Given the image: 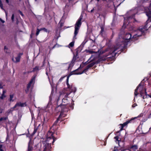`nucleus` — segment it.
Listing matches in <instances>:
<instances>
[{"label": "nucleus", "instance_id": "obj_1", "mask_svg": "<svg viewBox=\"0 0 151 151\" xmlns=\"http://www.w3.org/2000/svg\"><path fill=\"white\" fill-rule=\"evenodd\" d=\"M132 35L130 33H127L125 35L123 39L117 40L116 41V44L115 46L110 47L106 49L104 52H107L106 55H104L103 57L100 58L99 60V62L104 61L106 60H109L110 59H111L114 57L116 55L117 53L116 51L121 49V47H123L127 45V43L129 41V40L131 38Z\"/></svg>", "mask_w": 151, "mask_h": 151}, {"label": "nucleus", "instance_id": "obj_2", "mask_svg": "<svg viewBox=\"0 0 151 151\" xmlns=\"http://www.w3.org/2000/svg\"><path fill=\"white\" fill-rule=\"evenodd\" d=\"M53 133L50 132H48V136H50L48 137L46 139V140L43 142V146L42 148H41L39 151H51L52 147L51 146V144L52 143L53 144L54 142L56 139L54 138L53 136Z\"/></svg>", "mask_w": 151, "mask_h": 151}, {"label": "nucleus", "instance_id": "obj_3", "mask_svg": "<svg viewBox=\"0 0 151 151\" xmlns=\"http://www.w3.org/2000/svg\"><path fill=\"white\" fill-rule=\"evenodd\" d=\"M70 75H69L67 78L66 84L68 86V87L70 89V92L69 93H66V94L61 93L59 97V99H62V102L64 103H67L68 102V96L70 93L73 91V86L72 85H69L68 83L69 78Z\"/></svg>", "mask_w": 151, "mask_h": 151}, {"label": "nucleus", "instance_id": "obj_4", "mask_svg": "<svg viewBox=\"0 0 151 151\" xmlns=\"http://www.w3.org/2000/svg\"><path fill=\"white\" fill-rule=\"evenodd\" d=\"M139 88L140 95L141 96L143 97V99L147 98L149 97L151 98V95L147 94L146 89L143 86L141 85V84L139 85L138 86L135 90L134 93L135 96H137L138 94L137 91Z\"/></svg>", "mask_w": 151, "mask_h": 151}, {"label": "nucleus", "instance_id": "obj_5", "mask_svg": "<svg viewBox=\"0 0 151 151\" xmlns=\"http://www.w3.org/2000/svg\"><path fill=\"white\" fill-rule=\"evenodd\" d=\"M147 27L146 25L144 27H140L139 29L137 30H135L134 28L133 29L134 31H135L136 33L133 36V38L135 39H137V37L140 36L143 33L147 30Z\"/></svg>", "mask_w": 151, "mask_h": 151}, {"label": "nucleus", "instance_id": "obj_6", "mask_svg": "<svg viewBox=\"0 0 151 151\" xmlns=\"http://www.w3.org/2000/svg\"><path fill=\"white\" fill-rule=\"evenodd\" d=\"M82 18L83 17L82 16H81L75 24L74 36L73 38L74 39H76V36L78 33L79 29L81 25V21Z\"/></svg>", "mask_w": 151, "mask_h": 151}, {"label": "nucleus", "instance_id": "obj_7", "mask_svg": "<svg viewBox=\"0 0 151 151\" xmlns=\"http://www.w3.org/2000/svg\"><path fill=\"white\" fill-rule=\"evenodd\" d=\"M134 14L131 17L124 18V22L122 27L123 28H124L126 27L127 22H128L129 24L130 22H134L136 21L135 19L134 18Z\"/></svg>", "mask_w": 151, "mask_h": 151}, {"label": "nucleus", "instance_id": "obj_8", "mask_svg": "<svg viewBox=\"0 0 151 151\" xmlns=\"http://www.w3.org/2000/svg\"><path fill=\"white\" fill-rule=\"evenodd\" d=\"M61 109V113L60 116L61 117H64L66 115V114L64 113V112L68 111V109L64 105H62L61 106H58L57 109Z\"/></svg>", "mask_w": 151, "mask_h": 151}, {"label": "nucleus", "instance_id": "obj_9", "mask_svg": "<svg viewBox=\"0 0 151 151\" xmlns=\"http://www.w3.org/2000/svg\"><path fill=\"white\" fill-rule=\"evenodd\" d=\"M151 7V3L150 4L149 8L146 7L145 8L146 11V14L148 17V19L146 21L147 23L150 22L151 21V10L150 7Z\"/></svg>", "mask_w": 151, "mask_h": 151}, {"label": "nucleus", "instance_id": "obj_10", "mask_svg": "<svg viewBox=\"0 0 151 151\" xmlns=\"http://www.w3.org/2000/svg\"><path fill=\"white\" fill-rule=\"evenodd\" d=\"M35 79V77H33L30 81L29 83L28 84L27 88L25 90L26 92L27 93L29 91H31V87L34 85Z\"/></svg>", "mask_w": 151, "mask_h": 151}, {"label": "nucleus", "instance_id": "obj_11", "mask_svg": "<svg viewBox=\"0 0 151 151\" xmlns=\"http://www.w3.org/2000/svg\"><path fill=\"white\" fill-rule=\"evenodd\" d=\"M115 139V141L116 143H118L119 147H115L113 151H124L122 148L119 146V137L117 136L115 137H114Z\"/></svg>", "mask_w": 151, "mask_h": 151}, {"label": "nucleus", "instance_id": "obj_12", "mask_svg": "<svg viewBox=\"0 0 151 151\" xmlns=\"http://www.w3.org/2000/svg\"><path fill=\"white\" fill-rule=\"evenodd\" d=\"M140 116H138L137 117H134V118L130 120H128L127 122H125L123 124H120V125L121 126V128L120 129V131H121L122 130L123 128L125 126L127 125L128 123H130L132 121V120L134 119H135L137 117H139Z\"/></svg>", "mask_w": 151, "mask_h": 151}, {"label": "nucleus", "instance_id": "obj_13", "mask_svg": "<svg viewBox=\"0 0 151 151\" xmlns=\"http://www.w3.org/2000/svg\"><path fill=\"white\" fill-rule=\"evenodd\" d=\"M46 111H48L50 114H52L53 113L52 105L50 102H49L47 106Z\"/></svg>", "mask_w": 151, "mask_h": 151}, {"label": "nucleus", "instance_id": "obj_14", "mask_svg": "<svg viewBox=\"0 0 151 151\" xmlns=\"http://www.w3.org/2000/svg\"><path fill=\"white\" fill-rule=\"evenodd\" d=\"M33 150L32 143L30 141L29 142L27 150V151H32Z\"/></svg>", "mask_w": 151, "mask_h": 151}, {"label": "nucleus", "instance_id": "obj_15", "mask_svg": "<svg viewBox=\"0 0 151 151\" xmlns=\"http://www.w3.org/2000/svg\"><path fill=\"white\" fill-rule=\"evenodd\" d=\"M95 63L94 62H92L88 65L86 68L85 70H87L93 66L94 65Z\"/></svg>", "mask_w": 151, "mask_h": 151}, {"label": "nucleus", "instance_id": "obj_16", "mask_svg": "<svg viewBox=\"0 0 151 151\" xmlns=\"http://www.w3.org/2000/svg\"><path fill=\"white\" fill-rule=\"evenodd\" d=\"M138 149L137 146L136 145H134L131 147L130 149V151H136Z\"/></svg>", "mask_w": 151, "mask_h": 151}, {"label": "nucleus", "instance_id": "obj_17", "mask_svg": "<svg viewBox=\"0 0 151 151\" xmlns=\"http://www.w3.org/2000/svg\"><path fill=\"white\" fill-rule=\"evenodd\" d=\"M12 60L15 62H19V56H18L16 57L12 58Z\"/></svg>", "mask_w": 151, "mask_h": 151}, {"label": "nucleus", "instance_id": "obj_18", "mask_svg": "<svg viewBox=\"0 0 151 151\" xmlns=\"http://www.w3.org/2000/svg\"><path fill=\"white\" fill-rule=\"evenodd\" d=\"M14 95L13 94H11L10 95V98L9 99V100L10 101H14L13 98Z\"/></svg>", "mask_w": 151, "mask_h": 151}, {"label": "nucleus", "instance_id": "obj_19", "mask_svg": "<svg viewBox=\"0 0 151 151\" xmlns=\"http://www.w3.org/2000/svg\"><path fill=\"white\" fill-rule=\"evenodd\" d=\"M8 119L7 116L4 117H2L0 118V122L5 121Z\"/></svg>", "mask_w": 151, "mask_h": 151}, {"label": "nucleus", "instance_id": "obj_20", "mask_svg": "<svg viewBox=\"0 0 151 151\" xmlns=\"http://www.w3.org/2000/svg\"><path fill=\"white\" fill-rule=\"evenodd\" d=\"M26 106V104L25 103H19V106L22 107L25 106Z\"/></svg>", "mask_w": 151, "mask_h": 151}, {"label": "nucleus", "instance_id": "obj_21", "mask_svg": "<svg viewBox=\"0 0 151 151\" xmlns=\"http://www.w3.org/2000/svg\"><path fill=\"white\" fill-rule=\"evenodd\" d=\"M74 41H73L69 44V45L70 47H72L74 46Z\"/></svg>", "mask_w": 151, "mask_h": 151}, {"label": "nucleus", "instance_id": "obj_22", "mask_svg": "<svg viewBox=\"0 0 151 151\" xmlns=\"http://www.w3.org/2000/svg\"><path fill=\"white\" fill-rule=\"evenodd\" d=\"M92 0H91V1H92ZM96 1L98 2H99L100 1V0H95ZM99 7V4L98 2H97V4H96V8L97 9H98Z\"/></svg>", "mask_w": 151, "mask_h": 151}, {"label": "nucleus", "instance_id": "obj_23", "mask_svg": "<svg viewBox=\"0 0 151 151\" xmlns=\"http://www.w3.org/2000/svg\"><path fill=\"white\" fill-rule=\"evenodd\" d=\"M40 31H41V30L40 29H37V32H36V36H37L39 35V34L40 33Z\"/></svg>", "mask_w": 151, "mask_h": 151}, {"label": "nucleus", "instance_id": "obj_24", "mask_svg": "<svg viewBox=\"0 0 151 151\" xmlns=\"http://www.w3.org/2000/svg\"><path fill=\"white\" fill-rule=\"evenodd\" d=\"M39 70V68L38 67L36 66L35 68H34L33 71L34 72L37 71Z\"/></svg>", "mask_w": 151, "mask_h": 151}, {"label": "nucleus", "instance_id": "obj_25", "mask_svg": "<svg viewBox=\"0 0 151 151\" xmlns=\"http://www.w3.org/2000/svg\"><path fill=\"white\" fill-rule=\"evenodd\" d=\"M6 96L5 94H2L1 95V96L0 97V99H2L4 98Z\"/></svg>", "mask_w": 151, "mask_h": 151}, {"label": "nucleus", "instance_id": "obj_26", "mask_svg": "<svg viewBox=\"0 0 151 151\" xmlns=\"http://www.w3.org/2000/svg\"><path fill=\"white\" fill-rule=\"evenodd\" d=\"M40 29L41 31V30H44V31L45 32H47V29H46L45 28H41Z\"/></svg>", "mask_w": 151, "mask_h": 151}, {"label": "nucleus", "instance_id": "obj_27", "mask_svg": "<svg viewBox=\"0 0 151 151\" xmlns=\"http://www.w3.org/2000/svg\"><path fill=\"white\" fill-rule=\"evenodd\" d=\"M37 128H35L34 129V131L33 132V134H35V133L37 132Z\"/></svg>", "mask_w": 151, "mask_h": 151}, {"label": "nucleus", "instance_id": "obj_28", "mask_svg": "<svg viewBox=\"0 0 151 151\" xmlns=\"http://www.w3.org/2000/svg\"><path fill=\"white\" fill-rule=\"evenodd\" d=\"M73 65V62L72 61L71 63L69 64V68H70V67L72 66Z\"/></svg>", "mask_w": 151, "mask_h": 151}, {"label": "nucleus", "instance_id": "obj_29", "mask_svg": "<svg viewBox=\"0 0 151 151\" xmlns=\"http://www.w3.org/2000/svg\"><path fill=\"white\" fill-rule=\"evenodd\" d=\"M65 77H61L60 79L59 80V82H60L61 81L63 80V78Z\"/></svg>", "mask_w": 151, "mask_h": 151}, {"label": "nucleus", "instance_id": "obj_30", "mask_svg": "<svg viewBox=\"0 0 151 151\" xmlns=\"http://www.w3.org/2000/svg\"><path fill=\"white\" fill-rule=\"evenodd\" d=\"M12 20L13 22L14 21V14H13L12 17Z\"/></svg>", "mask_w": 151, "mask_h": 151}, {"label": "nucleus", "instance_id": "obj_31", "mask_svg": "<svg viewBox=\"0 0 151 151\" xmlns=\"http://www.w3.org/2000/svg\"><path fill=\"white\" fill-rule=\"evenodd\" d=\"M1 0H0V7L2 9H3V5L1 3Z\"/></svg>", "mask_w": 151, "mask_h": 151}, {"label": "nucleus", "instance_id": "obj_32", "mask_svg": "<svg viewBox=\"0 0 151 151\" xmlns=\"http://www.w3.org/2000/svg\"><path fill=\"white\" fill-rule=\"evenodd\" d=\"M137 106V104H134L132 105V107H134Z\"/></svg>", "mask_w": 151, "mask_h": 151}, {"label": "nucleus", "instance_id": "obj_33", "mask_svg": "<svg viewBox=\"0 0 151 151\" xmlns=\"http://www.w3.org/2000/svg\"><path fill=\"white\" fill-rule=\"evenodd\" d=\"M101 32H103L104 31V28L103 27H101Z\"/></svg>", "mask_w": 151, "mask_h": 151}, {"label": "nucleus", "instance_id": "obj_34", "mask_svg": "<svg viewBox=\"0 0 151 151\" xmlns=\"http://www.w3.org/2000/svg\"><path fill=\"white\" fill-rule=\"evenodd\" d=\"M7 48L6 46L4 47V51L5 52H7V51L6 50H7Z\"/></svg>", "mask_w": 151, "mask_h": 151}, {"label": "nucleus", "instance_id": "obj_35", "mask_svg": "<svg viewBox=\"0 0 151 151\" xmlns=\"http://www.w3.org/2000/svg\"><path fill=\"white\" fill-rule=\"evenodd\" d=\"M0 20L2 23H4L5 22L1 18L0 19Z\"/></svg>", "mask_w": 151, "mask_h": 151}, {"label": "nucleus", "instance_id": "obj_36", "mask_svg": "<svg viewBox=\"0 0 151 151\" xmlns=\"http://www.w3.org/2000/svg\"><path fill=\"white\" fill-rule=\"evenodd\" d=\"M6 90H3V94H5V93H6Z\"/></svg>", "mask_w": 151, "mask_h": 151}, {"label": "nucleus", "instance_id": "obj_37", "mask_svg": "<svg viewBox=\"0 0 151 151\" xmlns=\"http://www.w3.org/2000/svg\"><path fill=\"white\" fill-rule=\"evenodd\" d=\"M19 14H20L22 16H23L24 15L20 11H19Z\"/></svg>", "mask_w": 151, "mask_h": 151}, {"label": "nucleus", "instance_id": "obj_38", "mask_svg": "<svg viewBox=\"0 0 151 151\" xmlns=\"http://www.w3.org/2000/svg\"><path fill=\"white\" fill-rule=\"evenodd\" d=\"M4 11H5V14H6V17L7 18V12L5 10H4Z\"/></svg>", "mask_w": 151, "mask_h": 151}, {"label": "nucleus", "instance_id": "obj_39", "mask_svg": "<svg viewBox=\"0 0 151 151\" xmlns=\"http://www.w3.org/2000/svg\"><path fill=\"white\" fill-rule=\"evenodd\" d=\"M19 106V104H17L15 106H14V108H15V107H16L17 106Z\"/></svg>", "mask_w": 151, "mask_h": 151}, {"label": "nucleus", "instance_id": "obj_40", "mask_svg": "<svg viewBox=\"0 0 151 151\" xmlns=\"http://www.w3.org/2000/svg\"><path fill=\"white\" fill-rule=\"evenodd\" d=\"M2 147V145H0V150H2L1 148Z\"/></svg>", "mask_w": 151, "mask_h": 151}, {"label": "nucleus", "instance_id": "obj_41", "mask_svg": "<svg viewBox=\"0 0 151 151\" xmlns=\"http://www.w3.org/2000/svg\"><path fill=\"white\" fill-rule=\"evenodd\" d=\"M11 112V110H8V111H7V113H8V114H9V113H10V112Z\"/></svg>", "mask_w": 151, "mask_h": 151}, {"label": "nucleus", "instance_id": "obj_42", "mask_svg": "<svg viewBox=\"0 0 151 151\" xmlns=\"http://www.w3.org/2000/svg\"><path fill=\"white\" fill-rule=\"evenodd\" d=\"M94 10V8H93V9H92L91 10V12H93V11Z\"/></svg>", "mask_w": 151, "mask_h": 151}, {"label": "nucleus", "instance_id": "obj_43", "mask_svg": "<svg viewBox=\"0 0 151 151\" xmlns=\"http://www.w3.org/2000/svg\"><path fill=\"white\" fill-rule=\"evenodd\" d=\"M6 2L7 3H9V0H6Z\"/></svg>", "mask_w": 151, "mask_h": 151}, {"label": "nucleus", "instance_id": "obj_44", "mask_svg": "<svg viewBox=\"0 0 151 151\" xmlns=\"http://www.w3.org/2000/svg\"><path fill=\"white\" fill-rule=\"evenodd\" d=\"M59 24H60V26L61 27L62 26V25L61 24V23H60H60H59Z\"/></svg>", "mask_w": 151, "mask_h": 151}, {"label": "nucleus", "instance_id": "obj_45", "mask_svg": "<svg viewBox=\"0 0 151 151\" xmlns=\"http://www.w3.org/2000/svg\"><path fill=\"white\" fill-rule=\"evenodd\" d=\"M51 99H52V98H51V96H50V101Z\"/></svg>", "mask_w": 151, "mask_h": 151}, {"label": "nucleus", "instance_id": "obj_46", "mask_svg": "<svg viewBox=\"0 0 151 151\" xmlns=\"http://www.w3.org/2000/svg\"><path fill=\"white\" fill-rule=\"evenodd\" d=\"M81 73H73V74H81Z\"/></svg>", "mask_w": 151, "mask_h": 151}, {"label": "nucleus", "instance_id": "obj_47", "mask_svg": "<svg viewBox=\"0 0 151 151\" xmlns=\"http://www.w3.org/2000/svg\"><path fill=\"white\" fill-rule=\"evenodd\" d=\"M102 1H110V0H102Z\"/></svg>", "mask_w": 151, "mask_h": 151}, {"label": "nucleus", "instance_id": "obj_48", "mask_svg": "<svg viewBox=\"0 0 151 151\" xmlns=\"http://www.w3.org/2000/svg\"><path fill=\"white\" fill-rule=\"evenodd\" d=\"M74 89H75V91H76V88H74Z\"/></svg>", "mask_w": 151, "mask_h": 151}, {"label": "nucleus", "instance_id": "obj_49", "mask_svg": "<svg viewBox=\"0 0 151 151\" xmlns=\"http://www.w3.org/2000/svg\"><path fill=\"white\" fill-rule=\"evenodd\" d=\"M0 88H2V87L1 86H0Z\"/></svg>", "mask_w": 151, "mask_h": 151}, {"label": "nucleus", "instance_id": "obj_50", "mask_svg": "<svg viewBox=\"0 0 151 151\" xmlns=\"http://www.w3.org/2000/svg\"><path fill=\"white\" fill-rule=\"evenodd\" d=\"M0 151H3L2 150H0Z\"/></svg>", "mask_w": 151, "mask_h": 151}, {"label": "nucleus", "instance_id": "obj_51", "mask_svg": "<svg viewBox=\"0 0 151 151\" xmlns=\"http://www.w3.org/2000/svg\"><path fill=\"white\" fill-rule=\"evenodd\" d=\"M147 120V119L145 120L144 121V122L146 120Z\"/></svg>", "mask_w": 151, "mask_h": 151}, {"label": "nucleus", "instance_id": "obj_52", "mask_svg": "<svg viewBox=\"0 0 151 151\" xmlns=\"http://www.w3.org/2000/svg\"><path fill=\"white\" fill-rule=\"evenodd\" d=\"M17 24H18V22H17Z\"/></svg>", "mask_w": 151, "mask_h": 151}, {"label": "nucleus", "instance_id": "obj_53", "mask_svg": "<svg viewBox=\"0 0 151 151\" xmlns=\"http://www.w3.org/2000/svg\"><path fill=\"white\" fill-rule=\"evenodd\" d=\"M150 115H151V113L150 114Z\"/></svg>", "mask_w": 151, "mask_h": 151}, {"label": "nucleus", "instance_id": "obj_54", "mask_svg": "<svg viewBox=\"0 0 151 151\" xmlns=\"http://www.w3.org/2000/svg\"><path fill=\"white\" fill-rule=\"evenodd\" d=\"M37 0H35V1H36Z\"/></svg>", "mask_w": 151, "mask_h": 151}, {"label": "nucleus", "instance_id": "obj_55", "mask_svg": "<svg viewBox=\"0 0 151 151\" xmlns=\"http://www.w3.org/2000/svg\"><path fill=\"white\" fill-rule=\"evenodd\" d=\"M150 76H151V74L150 75Z\"/></svg>", "mask_w": 151, "mask_h": 151}]
</instances>
